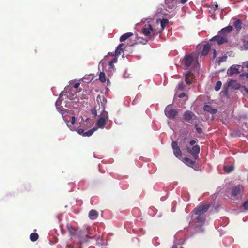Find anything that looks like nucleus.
Listing matches in <instances>:
<instances>
[{"instance_id": "f257e3e1", "label": "nucleus", "mask_w": 248, "mask_h": 248, "mask_svg": "<svg viewBox=\"0 0 248 248\" xmlns=\"http://www.w3.org/2000/svg\"><path fill=\"white\" fill-rule=\"evenodd\" d=\"M77 93H78V92H77L76 91L73 89H70L68 92L63 91L61 92L59 97L55 103L57 110L62 114L63 119L71 131L76 130V128L74 126L75 118L74 116L68 117L67 115H65L67 110L64 108V106L66 108L68 107L67 99L72 100L74 102H78L79 98L78 97V95Z\"/></svg>"}, {"instance_id": "f03ea898", "label": "nucleus", "mask_w": 248, "mask_h": 248, "mask_svg": "<svg viewBox=\"0 0 248 248\" xmlns=\"http://www.w3.org/2000/svg\"><path fill=\"white\" fill-rule=\"evenodd\" d=\"M209 205H203L195 209L192 213V220L189 223V226L193 227L196 232H202L203 231L201 227L204 224L205 221V213L208 210Z\"/></svg>"}, {"instance_id": "7ed1b4c3", "label": "nucleus", "mask_w": 248, "mask_h": 248, "mask_svg": "<svg viewBox=\"0 0 248 248\" xmlns=\"http://www.w3.org/2000/svg\"><path fill=\"white\" fill-rule=\"evenodd\" d=\"M232 29L233 27L232 26H228L223 28L218 32L217 35L210 40V42L216 41L218 45H221L227 42L228 36Z\"/></svg>"}, {"instance_id": "20e7f679", "label": "nucleus", "mask_w": 248, "mask_h": 248, "mask_svg": "<svg viewBox=\"0 0 248 248\" xmlns=\"http://www.w3.org/2000/svg\"><path fill=\"white\" fill-rule=\"evenodd\" d=\"M182 64L185 68L192 67L194 71H197L199 67L198 58L192 54L186 55L183 58Z\"/></svg>"}, {"instance_id": "39448f33", "label": "nucleus", "mask_w": 248, "mask_h": 248, "mask_svg": "<svg viewBox=\"0 0 248 248\" xmlns=\"http://www.w3.org/2000/svg\"><path fill=\"white\" fill-rule=\"evenodd\" d=\"M108 121V116L107 111L103 110L99 115L96 121V124L97 128L103 129Z\"/></svg>"}, {"instance_id": "423d86ee", "label": "nucleus", "mask_w": 248, "mask_h": 248, "mask_svg": "<svg viewBox=\"0 0 248 248\" xmlns=\"http://www.w3.org/2000/svg\"><path fill=\"white\" fill-rule=\"evenodd\" d=\"M178 113V110L172 109L170 105H168L165 109V115L169 119H174Z\"/></svg>"}, {"instance_id": "0eeeda50", "label": "nucleus", "mask_w": 248, "mask_h": 248, "mask_svg": "<svg viewBox=\"0 0 248 248\" xmlns=\"http://www.w3.org/2000/svg\"><path fill=\"white\" fill-rule=\"evenodd\" d=\"M142 32L145 36H149L151 33H155V31L150 24H146L142 29Z\"/></svg>"}, {"instance_id": "6e6552de", "label": "nucleus", "mask_w": 248, "mask_h": 248, "mask_svg": "<svg viewBox=\"0 0 248 248\" xmlns=\"http://www.w3.org/2000/svg\"><path fill=\"white\" fill-rule=\"evenodd\" d=\"M172 148L173 150L174 155L177 158L180 159L182 156V152L176 141H172Z\"/></svg>"}, {"instance_id": "1a4fd4ad", "label": "nucleus", "mask_w": 248, "mask_h": 248, "mask_svg": "<svg viewBox=\"0 0 248 248\" xmlns=\"http://www.w3.org/2000/svg\"><path fill=\"white\" fill-rule=\"evenodd\" d=\"M187 151L190 153L194 157L195 159H197L198 155V154L200 152V146L198 145H195L192 147V149L187 148Z\"/></svg>"}, {"instance_id": "9d476101", "label": "nucleus", "mask_w": 248, "mask_h": 248, "mask_svg": "<svg viewBox=\"0 0 248 248\" xmlns=\"http://www.w3.org/2000/svg\"><path fill=\"white\" fill-rule=\"evenodd\" d=\"M240 67L239 65H232L227 70V74L229 76H232L234 74H237L240 73L239 68Z\"/></svg>"}, {"instance_id": "9b49d317", "label": "nucleus", "mask_w": 248, "mask_h": 248, "mask_svg": "<svg viewBox=\"0 0 248 248\" xmlns=\"http://www.w3.org/2000/svg\"><path fill=\"white\" fill-rule=\"evenodd\" d=\"M96 130H97V128L94 127V128L88 130L87 132H84V130L82 129L79 128L77 130V132L78 134L81 135L83 136L89 137V136H91L93 133V132L94 131H95Z\"/></svg>"}, {"instance_id": "f8f14e48", "label": "nucleus", "mask_w": 248, "mask_h": 248, "mask_svg": "<svg viewBox=\"0 0 248 248\" xmlns=\"http://www.w3.org/2000/svg\"><path fill=\"white\" fill-rule=\"evenodd\" d=\"M243 190V187L241 185L234 186L232 190V194L233 196H237L241 194Z\"/></svg>"}, {"instance_id": "ddd939ff", "label": "nucleus", "mask_w": 248, "mask_h": 248, "mask_svg": "<svg viewBox=\"0 0 248 248\" xmlns=\"http://www.w3.org/2000/svg\"><path fill=\"white\" fill-rule=\"evenodd\" d=\"M195 117L196 116L190 111H186L184 114V119L187 122H190L191 120H194Z\"/></svg>"}, {"instance_id": "4468645a", "label": "nucleus", "mask_w": 248, "mask_h": 248, "mask_svg": "<svg viewBox=\"0 0 248 248\" xmlns=\"http://www.w3.org/2000/svg\"><path fill=\"white\" fill-rule=\"evenodd\" d=\"M228 86L230 87H232V88L237 90L239 89L240 87V85L239 83L237 82V81L234 80H230L228 82Z\"/></svg>"}, {"instance_id": "2eb2a0df", "label": "nucleus", "mask_w": 248, "mask_h": 248, "mask_svg": "<svg viewBox=\"0 0 248 248\" xmlns=\"http://www.w3.org/2000/svg\"><path fill=\"white\" fill-rule=\"evenodd\" d=\"M204 110L211 113V114H215L217 111L216 108H212L210 105H205L204 106Z\"/></svg>"}, {"instance_id": "dca6fc26", "label": "nucleus", "mask_w": 248, "mask_h": 248, "mask_svg": "<svg viewBox=\"0 0 248 248\" xmlns=\"http://www.w3.org/2000/svg\"><path fill=\"white\" fill-rule=\"evenodd\" d=\"M98 216V212L95 210H91L89 213V217L92 220L95 219Z\"/></svg>"}, {"instance_id": "f3484780", "label": "nucleus", "mask_w": 248, "mask_h": 248, "mask_svg": "<svg viewBox=\"0 0 248 248\" xmlns=\"http://www.w3.org/2000/svg\"><path fill=\"white\" fill-rule=\"evenodd\" d=\"M133 35V33L132 32H127L123 34L120 38V41L123 42L125 41L128 38Z\"/></svg>"}, {"instance_id": "a211bd4d", "label": "nucleus", "mask_w": 248, "mask_h": 248, "mask_svg": "<svg viewBox=\"0 0 248 248\" xmlns=\"http://www.w3.org/2000/svg\"><path fill=\"white\" fill-rule=\"evenodd\" d=\"M233 25L238 31H240L242 28V22L240 19L235 20L234 21Z\"/></svg>"}, {"instance_id": "6ab92c4d", "label": "nucleus", "mask_w": 248, "mask_h": 248, "mask_svg": "<svg viewBox=\"0 0 248 248\" xmlns=\"http://www.w3.org/2000/svg\"><path fill=\"white\" fill-rule=\"evenodd\" d=\"M210 48L211 46L209 44H205L204 46L203 50L202 52V55L204 56L208 54L209 50L210 49Z\"/></svg>"}, {"instance_id": "aec40b11", "label": "nucleus", "mask_w": 248, "mask_h": 248, "mask_svg": "<svg viewBox=\"0 0 248 248\" xmlns=\"http://www.w3.org/2000/svg\"><path fill=\"white\" fill-rule=\"evenodd\" d=\"M192 76L191 72L188 71L185 75V81L187 84L191 83V77Z\"/></svg>"}, {"instance_id": "412c9836", "label": "nucleus", "mask_w": 248, "mask_h": 248, "mask_svg": "<svg viewBox=\"0 0 248 248\" xmlns=\"http://www.w3.org/2000/svg\"><path fill=\"white\" fill-rule=\"evenodd\" d=\"M67 228L69 232L70 235L72 236L75 235L77 230L72 228L69 224L67 225Z\"/></svg>"}, {"instance_id": "4be33fe9", "label": "nucleus", "mask_w": 248, "mask_h": 248, "mask_svg": "<svg viewBox=\"0 0 248 248\" xmlns=\"http://www.w3.org/2000/svg\"><path fill=\"white\" fill-rule=\"evenodd\" d=\"M184 162L187 165L189 166L190 167H192L194 164L195 162L188 158H185L184 160Z\"/></svg>"}, {"instance_id": "5701e85b", "label": "nucleus", "mask_w": 248, "mask_h": 248, "mask_svg": "<svg viewBox=\"0 0 248 248\" xmlns=\"http://www.w3.org/2000/svg\"><path fill=\"white\" fill-rule=\"evenodd\" d=\"M123 46V44H120L117 47H116V49L115 51V55L116 56H118L121 54V52L122 50V46Z\"/></svg>"}, {"instance_id": "b1692460", "label": "nucleus", "mask_w": 248, "mask_h": 248, "mask_svg": "<svg viewBox=\"0 0 248 248\" xmlns=\"http://www.w3.org/2000/svg\"><path fill=\"white\" fill-rule=\"evenodd\" d=\"M234 169V167L232 165L230 166H225L224 167V170L226 173H230L232 172Z\"/></svg>"}, {"instance_id": "393cba45", "label": "nucleus", "mask_w": 248, "mask_h": 248, "mask_svg": "<svg viewBox=\"0 0 248 248\" xmlns=\"http://www.w3.org/2000/svg\"><path fill=\"white\" fill-rule=\"evenodd\" d=\"M30 238L31 241H33V242L35 241L38 238V235L36 233H34V232L31 233L30 234Z\"/></svg>"}, {"instance_id": "a878e982", "label": "nucleus", "mask_w": 248, "mask_h": 248, "mask_svg": "<svg viewBox=\"0 0 248 248\" xmlns=\"http://www.w3.org/2000/svg\"><path fill=\"white\" fill-rule=\"evenodd\" d=\"M99 79L102 83L106 82V77L103 72H100L99 74Z\"/></svg>"}, {"instance_id": "bb28decb", "label": "nucleus", "mask_w": 248, "mask_h": 248, "mask_svg": "<svg viewBox=\"0 0 248 248\" xmlns=\"http://www.w3.org/2000/svg\"><path fill=\"white\" fill-rule=\"evenodd\" d=\"M160 23H161L162 30H163L164 28V27L168 24V20L167 19H163L160 21Z\"/></svg>"}, {"instance_id": "cd10ccee", "label": "nucleus", "mask_w": 248, "mask_h": 248, "mask_svg": "<svg viewBox=\"0 0 248 248\" xmlns=\"http://www.w3.org/2000/svg\"><path fill=\"white\" fill-rule=\"evenodd\" d=\"M222 83L220 81H217L215 85V90L217 91H219L221 87Z\"/></svg>"}, {"instance_id": "c85d7f7f", "label": "nucleus", "mask_w": 248, "mask_h": 248, "mask_svg": "<svg viewBox=\"0 0 248 248\" xmlns=\"http://www.w3.org/2000/svg\"><path fill=\"white\" fill-rule=\"evenodd\" d=\"M177 88L178 90L183 91L185 89V86L183 82L179 83L178 85Z\"/></svg>"}, {"instance_id": "c756f323", "label": "nucleus", "mask_w": 248, "mask_h": 248, "mask_svg": "<svg viewBox=\"0 0 248 248\" xmlns=\"http://www.w3.org/2000/svg\"><path fill=\"white\" fill-rule=\"evenodd\" d=\"M195 128H196V131H197V132L199 134H201V133H202V129L201 128H200V127H199L198 126V124H195Z\"/></svg>"}, {"instance_id": "7c9ffc66", "label": "nucleus", "mask_w": 248, "mask_h": 248, "mask_svg": "<svg viewBox=\"0 0 248 248\" xmlns=\"http://www.w3.org/2000/svg\"><path fill=\"white\" fill-rule=\"evenodd\" d=\"M243 49L248 50V41H244L243 42Z\"/></svg>"}, {"instance_id": "2f4dec72", "label": "nucleus", "mask_w": 248, "mask_h": 248, "mask_svg": "<svg viewBox=\"0 0 248 248\" xmlns=\"http://www.w3.org/2000/svg\"><path fill=\"white\" fill-rule=\"evenodd\" d=\"M243 207L245 210H248V200L243 203Z\"/></svg>"}, {"instance_id": "473e14b6", "label": "nucleus", "mask_w": 248, "mask_h": 248, "mask_svg": "<svg viewBox=\"0 0 248 248\" xmlns=\"http://www.w3.org/2000/svg\"><path fill=\"white\" fill-rule=\"evenodd\" d=\"M80 85V83H76L74 85V88L72 89L74 90L75 91H76V90L78 88L79 86Z\"/></svg>"}, {"instance_id": "72a5a7b5", "label": "nucleus", "mask_w": 248, "mask_h": 248, "mask_svg": "<svg viewBox=\"0 0 248 248\" xmlns=\"http://www.w3.org/2000/svg\"><path fill=\"white\" fill-rule=\"evenodd\" d=\"M97 243L98 245H103V243H102V240L101 239H100V238H98L97 240Z\"/></svg>"}, {"instance_id": "f704fd0d", "label": "nucleus", "mask_w": 248, "mask_h": 248, "mask_svg": "<svg viewBox=\"0 0 248 248\" xmlns=\"http://www.w3.org/2000/svg\"><path fill=\"white\" fill-rule=\"evenodd\" d=\"M157 240V238H154L153 239V243L155 245V246H157L158 245V244H159V243H156V244H155V241Z\"/></svg>"}, {"instance_id": "c9c22d12", "label": "nucleus", "mask_w": 248, "mask_h": 248, "mask_svg": "<svg viewBox=\"0 0 248 248\" xmlns=\"http://www.w3.org/2000/svg\"><path fill=\"white\" fill-rule=\"evenodd\" d=\"M109 67L110 68H113L114 66L113 65V63L112 62H109Z\"/></svg>"}, {"instance_id": "e433bc0d", "label": "nucleus", "mask_w": 248, "mask_h": 248, "mask_svg": "<svg viewBox=\"0 0 248 248\" xmlns=\"http://www.w3.org/2000/svg\"><path fill=\"white\" fill-rule=\"evenodd\" d=\"M185 96H186V94L185 93H183L179 95V97L183 98V97H185Z\"/></svg>"}, {"instance_id": "4c0bfd02", "label": "nucleus", "mask_w": 248, "mask_h": 248, "mask_svg": "<svg viewBox=\"0 0 248 248\" xmlns=\"http://www.w3.org/2000/svg\"><path fill=\"white\" fill-rule=\"evenodd\" d=\"M196 143V141L194 140H192L190 141L189 142V144L191 145H193L195 143Z\"/></svg>"}, {"instance_id": "58836bf2", "label": "nucleus", "mask_w": 248, "mask_h": 248, "mask_svg": "<svg viewBox=\"0 0 248 248\" xmlns=\"http://www.w3.org/2000/svg\"><path fill=\"white\" fill-rule=\"evenodd\" d=\"M187 0H181L180 2L182 4H185L187 2Z\"/></svg>"}, {"instance_id": "ea45409f", "label": "nucleus", "mask_w": 248, "mask_h": 248, "mask_svg": "<svg viewBox=\"0 0 248 248\" xmlns=\"http://www.w3.org/2000/svg\"><path fill=\"white\" fill-rule=\"evenodd\" d=\"M110 62H112V63H116L117 62V59H114Z\"/></svg>"}, {"instance_id": "a19ab883", "label": "nucleus", "mask_w": 248, "mask_h": 248, "mask_svg": "<svg viewBox=\"0 0 248 248\" xmlns=\"http://www.w3.org/2000/svg\"><path fill=\"white\" fill-rule=\"evenodd\" d=\"M245 63L246 67L248 68V61L245 62Z\"/></svg>"}, {"instance_id": "79ce46f5", "label": "nucleus", "mask_w": 248, "mask_h": 248, "mask_svg": "<svg viewBox=\"0 0 248 248\" xmlns=\"http://www.w3.org/2000/svg\"><path fill=\"white\" fill-rule=\"evenodd\" d=\"M218 7V5L217 4V3H216V4L215 5V8H214V10L217 9Z\"/></svg>"}, {"instance_id": "37998d69", "label": "nucleus", "mask_w": 248, "mask_h": 248, "mask_svg": "<svg viewBox=\"0 0 248 248\" xmlns=\"http://www.w3.org/2000/svg\"><path fill=\"white\" fill-rule=\"evenodd\" d=\"M245 91H246V92L248 94V89H247L246 88H245Z\"/></svg>"}, {"instance_id": "c03bdc74", "label": "nucleus", "mask_w": 248, "mask_h": 248, "mask_svg": "<svg viewBox=\"0 0 248 248\" xmlns=\"http://www.w3.org/2000/svg\"><path fill=\"white\" fill-rule=\"evenodd\" d=\"M171 248H177V247L176 245H174L172 246V247Z\"/></svg>"}, {"instance_id": "a18cd8bd", "label": "nucleus", "mask_w": 248, "mask_h": 248, "mask_svg": "<svg viewBox=\"0 0 248 248\" xmlns=\"http://www.w3.org/2000/svg\"><path fill=\"white\" fill-rule=\"evenodd\" d=\"M214 55L215 56L216 54V51L215 50H214Z\"/></svg>"}, {"instance_id": "49530a36", "label": "nucleus", "mask_w": 248, "mask_h": 248, "mask_svg": "<svg viewBox=\"0 0 248 248\" xmlns=\"http://www.w3.org/2000/svg\"><path fill=\"white\" fill-rule=\"evenodd\" d=\"M89 120H90V119H89V118H87V119H86V122H87V121H89Z\"/></svg>"}, {"instance_id": "de8ad7c7", "label": "nucleus", "mask_w": 248, "mask_h": 248, "mask_svg": "<svg viewBox=\"0 0 248 248\" xmlns=\"http://www.w3.org/2000/svg\"><path fill=\"white\" fill-rule=\"evenodd\" d=\"M101 63H102V62H100V63H99V65L101 64Z\"/></svg>"}, {"instance_id": "09e8293b", "label": "nucleus", "mask_w": 248, "mask_h": 248, "mask_svg": "<svg viewBox=\"0 0 248 248\" xmlns=\"http://www.w3.org/2000/svg\"><path fill=\"white\" fill-rule=\"evenodd\" d=\"M156 243H157V241H155V244H156Z\"/></svg>"}]
</instances>
